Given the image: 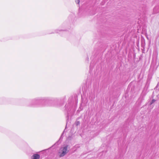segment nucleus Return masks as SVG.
Returning a JSON list of instances; mask_svg holds the SVG:
<instances>
[{
  "label": "nucleus",
  "instance_id": "nucleus-6",
  "mask_svg": "<svg viewBox=\"0 0 159 159\" xmlns=\"http://www.w3.org/2000/svg\"><path fill=\"white\" fill-rule=\"evenodd\" d=\"M80 147V146L79 145H76L74 147L73 149H75V148H79Z\"/></svg>",
  "mask_w": 159,
  "mask_h": 159
},
{
  "label": "nucleus",
  "instance_id": "nucleus-5",
  "mask_svg": "<svg viewBox=\"0 0 159 159\" xmlns=\"http://www.w3.org/2000/svg\"><path fill=\"white\" fill-rule=\"evenodd\" d=\"M158 8V7H156L154 8L153 10L154 13H156L159 12L158 11H157V10Z\"/></svg>",
  "mask_w": 159,
  "mask_h": 159
},
{
  "label": "nucleus",
  "instance_id": "nucleus-9",
  "mask_svg": "<svg viewBox=\"0 0 159 159\" xmlns=\"http://www.w3.org/2000/svg\"><path fill=\"white\" fill-rule=\"evenodd\" d=\"M80 124V122L79 121H77L76 122V125L77 126Z\"/></svg>",
  "mask_w": 159,
  "mask_h": 159
},
{
  "label": "nucleus",
  "instance_id": "nucleus-4",
  "mask_svg": "<svg viewBox=\"0 0 159 159\" xmlns=\"http://www.w3.org/2000/svg\"><path fill=\"white\" fill-rule=\"evenodd\" d=\"M66 109L68 111L69 110H70L71 108V107L70 105L69 104H66L65 106Z\"/></svg>",
  "mask_w": 159,
  "mask_h": 159
},
{
  "label": "nucleus",
  "instance_id": "nucleus-11",
  "mask_svg": "<svg viewBox=\"0 0 159 159\" xmlns=\"http://www.w3.org/2000/svg\"><path fill=\"white\" fill-rule=\"evenodd\" d=\"M63 134V133L61 134V136H62Z\"/></svg>",
  "mask_w": 159,
  "mask_h": 159
},
{
  "label": "nucleus",
  "instance_id": "nucleus-10",
  "mask_svg": "<svg viewBox=\"0 0 159 159\" xmlns=\"http://www.w3.org/2000/svg\"><path fill=\"white\" fill-rule=\"evenodd\" d=\"M48 106H52L51 105H49V104H48Z\"/></svg>",
  "mask_w": 159,
  "mask_h": 159
},
{
  "label": "nucleus",
  "instance_id": "nucleus-1",
  "mask_svg": "<svg viewBox=\"0 0 159 159\" xmlns=\"http://www.w3.org/2000/svg\"><path fill=\"white\" fill-rule=\"evenodd\" d=\"M51 98L46 97H38L34 99L29 102V106L31 107L42 106L52 102Z\"/></svg>",
  "mask_w": 159,
  "mask_h": 159
},
{
  "label": "nucleus",
  "instance_id": "nucleus-3",
  "mask_svg": "<svg viewBox=\"0 0 159 159\" xmlns=\"http://www.w3.org/2000/svg\"><path fill=\"white\" fill-rule=\"evenodd\" d=\"M40 157V155L38 154H34L31 157V159H39Z\"/></svg>",
  "mask_w": 159,
  "mask_h": 159
},
{
  "label": "nucleus",
  "instance_id": "nucleus-8",
  "mask_svg": "<svg viewBox=\"0 0 159 159\" xmlns=\"http://www.w3.org/2000/svg\"><path fill=\"white\" fill-rule=\"evenodd\" d=\"M75 2L77 4H79L80 2V0H75Z\"/></svg>",
  "mask_w": 159,
  "mask_h": 159
},
{
  "label": "nucleus",
  "instance_id": "nucleus-7",
  "mask_svg": "<svg viewBox=\"0 0 159 159\" xmlns=\"http://www.w3.org/2000/svg\"><path fill=\"white\" fill-rule=\"evenodd\" d=\"M156 100L154 99H152L151 101V104H152L154 102H155Z\"/></svg>",
  "mask_w": 159,
  "mask_h": 159
},
{
  "label": "nucleus",
  "instance_id": "nucleus-2",
  "mask_svg": "<svg viewBox=\"0 0 159 159\" xmlns=\"http://www.w3.org/2000/svg\"><path fill=\"white\" fill-rule=\"evenodd\" d=\"M68 146L66 145L65 146L61 147L59 153L60 154L59 155L60 157L64 156L69 152L67 148Z\"/></svg>",
  "mask_w": 159,
  "mask_h": 159
}]
</instances>
